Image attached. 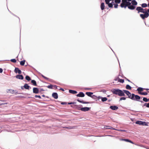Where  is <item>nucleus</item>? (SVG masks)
Here are the masks:
<instances>
[{
  "mask_svg": "<svg viewBox=\"0 0 149 149\" xmlns=\"http://www.w3.org/2000/svg\"><path fill=\"white\" fill-rule=\"evenodd\" d=\"M120 6L121 8H125L127 7L129 9L132 10L136 8L135 6L131 5V3L127 1V0H122Z\"/></svg>",
  "mask_w": 149,
  "mask_h": 149,
  "instance_id": "f257e3e1",
  "label": "nucleus"
},
{
  "mask_svg": "<svg viewBox=\"0 0 149 149\" xmlns=\"http://www.w3.org/2000/svg\"><path fill=\"white\" fill-rule=\"evenodd\" d=\"M111 91L113 94L118 95L120 96H125V94L122 90L116 89H113L111 90Z\"/></svg>",
  "mask_w": 149,
  "mask_h": 149,
  "instance_id": "f03ea898",
  "label": "nucleus"
},
{
  "mask_svg": "<svg viewBox=\"0 0 149 149\" xmlns=\"http://www.w3.org/2000/svg\"><path fill=\"white\" fill-rule=\"evenodd\" d=\"M124 93H125L128 96V97L132 100H135L134 99V94H131V93L128 91L125 90H123Z\"/></svg>",
  "mask_w": 149,
  "mask_h": 149,
  "instance_id": "7ed1b4c3",
  "label": "nucleus"
},
{
  "mask_svg": "<svg viewBox=\"0 0 149 149\" xmlns=\"http://www.w3.org/2000/svg\"><path fill=\"white\" fill-rule=\"evenodd\" d=\"M136 10L138 11V13H139L140 12L145 13H147L146 12V10L145 9H143L141 7H138L136 8Z\"/></svg>",
  "mask_w": 149,
  "mask_h": 149,
  "instance_id": "20e7f679",
  "label": "nucleus"
},
{
  "mask_svg": "<svg viewBox=\"0 0 149 149\" xmlns=\"http://www.w3.org/2000/svg\"><path fill=\"white\" fill-rule=\"evenodd\" d=\"M113 0H105L106 3L108 5L109 8H112L113 7V4L111 3H110V2L113 1Z\"/></svg>",
  "mask_w": 149,
  "mask_h": 149,
  "instance_id": "39448f33",
  "label": "nucleus"
},
{
  "mask_svg": "<svg viewBox=\"0 0 149 149\" xmlns=\"http://www.w3.org/2000/svg\"><path fill=\"white\" fill-rule=\"evenodd\" d=\"M149 15V14L148 12L145 13L144 14H141L140 15V17L143 19H144L145 18H147L148 17Z\"/></svg>",
  "mask_w": 149,
  "mask_h": 149,
  "instance_id": "423d86ee",
  "label": "nucleus"
},
{
  "mask_svg": "<svg viewBox=\"0 0 149 149\" xmlns=\"http://www.w3.org/2000/svg\"><path fill=\"white\" fill-rule=\"evenodd\" d=\"M136 123L140 125H146V123L145 122H143L141 121H137L136 122Z\"/></svg>",
  "mask_w": 149,
  "mask_h": 149,
  "instance_id": "0eeeda50",
  "label": "nucleus"
},
{
  "mask_svg": "<svg viewBox=\"0 0 149 149\" xmlns=\"http://www.w3.org/2000/svg\"><path fill=\"white\" fill-rule=\"evenodd\" d=\"M90 108L88 107H82L81 108V110L82 111H87L89 110Z\"/></svg>",
  "mask_w": 149,
  "mask_h": 149,
  "instance_id": "6e6552de",
  "label": "nucleus"
},
{
  "mask_svg": "<svg viewBox=\"0 0 149 149\" xmlns=\"http://www.w3.org/2000/svg\"><path fill=\"white\" fill-rule=\"evenodd\" d=\"M15 72L16 73H18L19 74H21L22 73L21 71L17 68H15Z\"/></svg>",
  "mask_w": 149,
  "mask_h": 149,
  "instance_id": "1a4fd4ad",
  "label": "nucleus"
},
{
  "mask_svg": "<svg viewBox=\"0 0 149 149\" xmlns=\"http://www.w3.org/2000/svg\"><path fill=\"white\" fill-rule=\"evenodd\" d=\"M33 92L34 93L37 94L39 93V90L37 88H33Z\"/></svg>",
  "mask_w": 149,
  "mask_h": 149,
  "instance_id": "9d476101",
  "label": "nucleus"
},
{
  "mask_svg": "<svg viewBox=\"0 0 149 149\" xmlns=\"http://www.w3.org/2000/svg\"><path fill=\"white\" fill-rule=\"evenodd\" d=\"M77 97H83L85 96L84 94L82 92H80L77 95Z\"/></svg>",
  "mask_w": 149,
  "mask_h": 149,
  "instance_id": "9b49d317",
  "label": "nucleus"
},
{
  "mask_svg": "<svg viewBox=\"0 0 149 149\" xmlns=\"http://www.w3.org/2000/svg\"><path fill=\"white\" fill-rule=\"evenodd\" d=\"M16 78L20 79H23L24 78L23 76L22 75H17L16 76Z\"/></svg>",
  "mask_w": 149,
  "mask_h": 149,
  "instance_id": "f8f14e48",
  "label": "nucleus"
},
{
  "mask_svg": "<svg viewBox=\"0 0 149 149\" xmlns=\"http://www.w3.org/2000/svg\"><path fill=\"white\" fill-rule=\"evenodd\" d=\"M52 97L55 99H57L58 98V94L56 93H54L52 94Z\"/></svg>",
  "mask_w": 149,
  "mask_h": 149,
  "instance_id": "ddd939ff",
  "label": "nucleus"
},
{
  "mask_svg": "<svg viewBox=\"0 0 149 149\" xmlns=\"http://www.w3.org/2000/svg\"><path fill=\"white\" fill-rule=\"evenodd\" d=\"M110 108L113 110H116L118 109V107L116 106H111L110 107Z\"/></svg>",
  "mask_w": 149,
  "mask_h": 149,
  "instance_id": "4468645a",
  "label": "nucleus"
},
{
  "mask_svg": "<svg viewBox=\"0 0 149 149\" xmlns=\"http://www.w3.org/2000/svg\"><path fill=\"white\" fill-rule=\"evenodd\" d=\"M140 97L138 95H134V99L135 100H138L140 99Z\"/></svg>",
  "mask_w": 149,
  "mask_h": 149,
  "instance_id": "2eb2a0df",
  "label": "nucleus"
},
{
  "mask_svg": "<svg viewBox=\"0 0 149 149\" xmlns=\"http://www.w3.org/2000/svg\"><path fill=\"white\" fill-rule=\"evenodd\" d=\"M69 92L70 93H72L73 94H76L77 93V91H76L71 90H69Z\"/></svg>",
  "mask_w": 149,
  "mask_h": 149,
  "instance_id": "dca6fc26",
  "label": "nucleus"
},
{
  "mask_svg": "<svg viewBox=\"0 0 149 149\" xmlns=\"http://www.w3.org/2000/svg\"><path fill=\"white\" fill-rule=\"evenodd\" d=\"M131 3L132 5L134 6H136L137 4V2L135 0H132V1Z\"/></svg>",
  "mask_w": 149,
  "mask_h": 149,
  "instance_id": "f3484780",
  "label": "nucleus"
},
{
  "mask_svg": "<svg viewBox=\"0 0 149 149\" xmlns=\"http://www.w3.org/2000/svg\"><path fill=\"white\" fill-rule=\"evenodd\" d=\"M24 87L26 89H29L30 87L27 84H25L24 85Z\"/></svg>",
  "mask_w": 149,
  "mask_h": 149,
  "instance_id": "a211bd4d",
  "label": "nucleus"
},
{
  "mask_svg": "<svg viewBox=\"0 0 149 149\" xmlns=\"http://www.w3.org/2000/svg\"><path fill=\"white\" fill-rule=\"evenodd\" d=\"M104 3H102L100 6L101 9L102 10H103L104 9Z\"/></svg>",
  "mask_w": 149,
  "mask_h": 149,
  "instance_id": "6ab92c4d",
  "label": "nucleus"
},
{
  "mask_svg": "<svg viewBox=\"0 0 149 149\" xmlns=\"http://www.w3.org/2000/svg\"><path fill=\"white\" fill-rule=\"evenodd\" d=\"M110 3H112L113 5H114V7L115 8H117L118 6V4L117 3H114V2H113V1H111Z\"/></svg>",
  "mask_w": 149,
  "mask_h": 149,
  "instance_id": "aec40b11",
  "label": "nucleus"
},
{
  "mask_svg": "<svg viewBox=\"0 0 149 149\" xmlns=\"http://www.w3.org/2000/svg\"><path fill=\"white\" fill-rule=\"evenodd\" d=\"M100 99H101L102 101L103 102L106 101L107 100V99L106 97H100Z\"/></svg>",
  "mask_w": 149,
  "mask_h": 149,
  "instance_id": "412c9836",
  "label": "nucleus"
},
{
  "mask_svg": "<svg viewBox=\"0 0 149 149\" xmlns=\"http://www.w3.org/2000/svg\"><path fill=\"white\" fill-rule=\"evenodd\" d=\"M86 94L88 96L91 97V95L93 94V93L91 92H87Z\"/></svg>",
  "mask_w": 149,
  "mask_h": 149,
  "instance_id": "4be33fe9",
  "label": "nucleus"
},
{
  "mask_svg": "<svg viewBox=\"0 0 149 149\" xmlns=\"http://www.w3.org/2000/svg\"><path fill=\"white\" fill-rule=\"evenodd\" d=\"M31 83L35 86H37V84L36 81L34 80H32L31 81Z\"/></svg>",
  "mask_w": 149,
  "mask_h": 149,
  "instance_id": "5701e85b",
  "label": "nucleus"
},
{
  "mask_svg": "<svg viewBox=\"0 0 149 149\" xmlns=\"http://www.w3.org/2000/svg\"><path fill=\"white\" fill-rule=\"evenodd\" d=\"M139 93L143 95H147L148 94V93L146 92H139Z\"/></svg>",
  "mask_w": 149,
  "mask_h": 149,
  "instance_id": "b1692460",
  "label": "nucleus"
},
{
  "mask_svg": "<svg viewBox=\"0 0 149 149\" xmlns=\"http://www.w3.org/2000/svg\"><path fill=\"white\" fill-rule=\"evenodd\" d=\"M126 88L128 90H131V87L129 85H126Z\"/></svg>",
  "mask_w": 149,
  "mask_h": 149,
  "instance_id": "393cba45",
  "label": "nucleus"
},
{
  "mask_svg": "<svg viewBox=\"0 0 149 149\" xmlns=\"http://www.w3.org/2000/svg\"><path fill=\"white\" fill-rule=\"evenodd\" d=\"M143 89H144L141 87H139L137 88V91L139 92L141 91H143Z\"/></svg>",
  "mask_w": 149,
  "mask_h": 149,
  "instance_id": "a878e982",
  "label": "nucleus"
},
{
  "mask_svg": "<svg viewBox=\"0 0 149 149\" xmlns=\"http://www.w3.org/2000/svg\"><path fill=\"white\" fill-rule=\"evenodd\" d=\"M25 79L29 81L31 80L30 77L28 76H26L25 77Z\"/></svg>",
  "mask_w": 149,
  "mask_h": 149,
  "instance_id": "bb28decb",
  "label": "nucleus"
},
{
  "mask_svg": "<svg viewBox=\"0 0 149 149\" xmlns=\"http://www.w3.org/2000/svg\"><path fill=\"white\" fill-rule=\"evenodd\" d=\"M25 60L21 61L20 62V64L22 65H23L24 64Z\"/></svg>",
  "mask_w": 149,
  "mask_h": 149,
  "instance_id": "cd10ccee",
  "label": "nucleus"
},
{
  "mask_svg": "<svg viewBox=\"0 0 149 149\" xmlns=\"http://www.w3.org/2000/svg\"><path fill=\"white\" fill-rule=\"evenodd\" d=\"M141 6L143 7H147V5L146 3H144L142 4Z\"/></svg>",
  "mask_w": 149,
  "mask_h": 149,
  "instance_id": "c85d7f7f",
  "label": "nucleus"
},
{
  "mask_svg": "<svg viewBox=\"0 0 149 149\" xmlns=\"http://www.w3.org/2000/svg\"><path fill=\"white\" fill-rule=\"evenodd\" d=\"M143 100L145 102H147L148 101V99L145 97H144L143 98Z\"/></svg>",
  "mask_w": 149,
  "mask_h": 149,
  "instance_id": "c756f323",
  "label": "nucleus"
},
{
  "mask_svg": "<svg viewBox=\"0 0 149 149\" xmlns=\"http://www.w3.org/2000/svg\"><path fill=\"white\" fill-rule=\"evenodd\" d=\"M121 2V0H115V2L117 3H119Z\"/></svg>",
  "mask_w": 149,
  "mask_h": 149,
  "instance_id": "7c9ffc66",
  "label": "nucleus"
},
{
  "mask_svg": "<svg viewBox=\"0 0 149 149\" xmlns=\"http://www.w3.org/2000/svg\"><path fill=\"white\" fill-rule=\"evenodd\" d=\"M53 85H50L48 86H47V87L48 88H49L52 89V88H53Z\"/></svg>",
  "mask_w": 149,
  "mask_h": 149,
  "instance_id": "2f4dec72",
  "label": "nucleus"
},
{
  "mask_svg": "<svg viewBox=\"0 0 149 149\" xmlns=\"http://www.w3.org/2000/svg\"><path fill=\"white\" fill-rule=\"evenodd\" d=\"M10 61L13 63H16V60L15 59H12Z\"/></svg>",
  "mask_w": 149,
  "mask_h": 149,
  "instance_id": "473e14b6",
  "label": "nucleus"
},
{
  "mask_svg": "<svg viewBox=\"0 0 149 149\" xmlns=\"http://www.w3.org/2000/svg\"><path fill=\"white\" fill-rule=\"evenodd\" d=\"M121 140H123V141H125L126 142H129L130 141V140H129L128 139H122Z\"/></svg>",
  "mask_w": 149,
  "mask_h": 149,
  "instance_id": "72a5a7b5",
  "label": "nucleus"
},
{
  "mask_svg": "<svg viewBox=\"0 0 149 149\" xmlns=\"http://www.w3.org/2000/svg\"><path fill=\"white\" fill-rule=\"evenodd\" d=\"M118 81L121 83H123L124 82V80L122 79H119Z\"/></svg>",
  "mask_w": 149,
  "mask_h": 149,
  "instance_id": "f704fd0d",
  "label": "nucleus"
},
{
  "mask_svg": "<svg viewBox=\"0 0 149 149\" xmlns=\"http://www.w3.org/2000/svg\"><path fill=\"white\" fill-rule=\"evenodd\" d=\"M126 100V98L125 97H121L120 99V100L121 101L122 100Z\"/></svg>",
  "mask_w": 149,
  "mask_h": 149,
  "instance_id": "c9c22d12",
  "label": "nucleus"
},
{
  "mask_svg": "<svg viewBox=\"0 0 149 149\" xmlns=\"http://www.w3.org/2000/svg\"><path fill=\"white\" fill-rule=\"evenodd\" d=\"M82 103H83V104H89V103H90V102H84V101H82Z\"/></svg>",
  "mask_w": 149,
  "mask_h": 149,
  "instance_id": "e433bc0d",
  "label": "nucleus"
},
{
  "mask_svg": "<svg viewBox=\"0 0 149 149\" xmlns=\"http://www.w3.org/2000/svg\"><path fill=\"white\" fill-rule=\"evenodd\" d=\"M35 97H36V98L38 97L39 99H40L41 98V96H40V95H35Z\"/></svg>",
  "mask_w": 149,
  "mask_h": 149,
  "instance_id": "4c0bfd02",
  "label": "nucleus"
},
{
  "mask_svg": "<svg viewBox=\"0 0 149 149\" xmlns=\"http://www.w3.org/2000/svg\"><path fill=\"white\" fill-rule=\"evenodd\" d=\"M107 129H112V130H116L115 129L113 128L112 127H110L109 128H107Z\"/></svg>",
  "mask_w": 149,
  "mask_h": 149,
  "instance_id": "58836bf2",
  "label": "nucleus"
},
{
  "mask_svg": "<svg viewBox=\"0 0 149 149\" xmlns=\"http://www.w3.org/2000/svg\"><path fill=\"white\" fill-rule=\"evenodd\" d=\"M66 128L69 129H72L74 128V127H67Z\"/></svg>",
  "mask_w": 149,
  "mask_h": 149,
  "instance_id": "ea45409f",
  "label": "nucleus"
},
{
  "mask_svg": "<svg viewBox=\"0 0 149 149\" xmlns=\"http://www.w3.org/2000/svg\"><path fill=\"white\" fill-rule=\"evenodd\" d=\"M147 103H145L143 105V107L144 106H146V107H147Z\"/></svg>",
  "mask_w": 149,
  "mask_h": 149,
  "instance_id": "a19ab883",
  "label": "nucleus"
},
{
  "mask_svg": "<svg viewBox=\"0 0 149 149\" xmlns=\"http://www.w3.org/2000/svg\"><path fill=\"white\" fill-rule=\"evenodd\" d=\"M3 69L1 68H0V73H2L3 72Z\"/></svg>",
  "mask_w": 149,
  "mask_h": 149,
  "instance_id": "79ce46f5",
  "label": "nucleus"
},
{
  "mask_svg": "<svg viewBox=\"0 0 149 149\" xmlns=\"http://www.w3.org/2000/svg\"><path fill=\"white\" fill-rule=\"evenodd\" d=\"M53 87H54V88L57 89V86L56 85H54L53 86Z\"/></svg>",
  "mask_w": 149,
  "mask_h": 149,
  "instance_id": "37998d69",
  "label": "nucleus"
},
{
  "mask_svg": "<svg viewBox=\"0 0 149 149\" xmlns=\"http://www.w3.org/2000/svg\"><path fill=\"white\" fill-rule=\"evenodd\" d=\"M8 104V103H1V105H3V104Z\"/></svg>",
  "mask_w": 149,
  "mask_h": 149,
  "instance_id": "c03bdc74",
  "label": "nucleus"
},
{
  "mask_svg": "<svg viewBox=\"0 0 149 149\" xmlns=\"http://www.w3.org/2000/svg\"><path fill=\"white\" fill-rule=\"evenodd\" d=\"M42 76L43 77H44L45 79H48V78H47V77H45L44 76H43V75H42Z\"/></svg>",
  "mask_w": 149,
  "mask_h": 149,
  "instance_id": "a18cd8bd",
  "label": "nucleus"
},
{
  "mask_svg": "<svg viewBox=\"0 0 149 149\" xmlns=\"http://www.w3.org/2000/svg\"><path fill=\"white\" fill-rule=\"evenodd\" d=\"M110 128V126H106L105 127H104V128L106 129H107V128Z\"/></svg>",
  "mask_w": 149,
  "mask_h": 149,
  "instance_id": "49530a36",
  "label": "nucleus"
},
{
  "mask_svg": "<svg viewBox=\"0 0 149 149\" xmlns=\"http://www.w3.org/2000/svg\"><path fill=\"white\" fill-rule=\"evenodd\" d=\"M118 130L119 131H122V132H124V131H126L125 130Z\"/></svg>",
  "mask_w": 149,
  "mask_h": 149,
  "instance_id": "de8ad7c7",
  "label": "nucleus"
},
{
  "mask_svg": "<svg viewBox=\"0 0 149 149\" xmlns=\"http://www.w3.org/2000/svg\"><path fill=\"white\" fill-rule=\"evenodd\" d=\"M77 101L78 102H79L80 103H82V101H81V100H77Z\"/></svg>",
  "mask_w": 149,
  "mask_h": 149,
  "instance_id": "09e8293b",
  "label": "nucleus"
},
{
  "mask_svg": "<svg viewBox=\"0 0 149 149\" xmlns=\"http://www.w3.org/2000/svg\"><path fill=\"white\" fill-rule=\"evenodd\" d=\"M147 107L149 108V103H147Z\"/></svg>",
  "mask_w": 149,
  "mask_h": 149,
  "instance_id": "8fccbe9b",
  "label": "nucleus"
},
{
  "mask_svg": "<svg viewBox=\"0 0 149 149\" xmlns=\"http://www.w3.org/2000/svg\"><path fill=\"white\" fill-rule=\"evenodd\" d=\"M85 89H86V90H89L91 89H90V88H85Z\"/></svg>",
  "mask_w": 149,
  "mask_h": 149,
  "instance_id": "3c124183",
  "label": "nucleus"
},
{
  "mask_svg": "<svg viewBox=\"0 0 149 149\" xmlns=\"http://www.w3.org/2000/svg\"><path fill=\"white\" fill-rule=\"evenodd\" d=\"M60 90H62V91H64V89H63V88H60Z\"/></svg>",
  "mask_w": 149,
  "mask_h": 149,
  "instance_id": "603ef678",
  "label": "nucleus"
},
{
  "mask_svg": "<svg viewBox=\"0 0 149 149\" xmlns=\"http://www.w3.org/2000/svg\"><path fill=\"white\" fill-rule=\"evenodd\" d=\"M129 142H130V143H132V144H133V143H133V142H132V141H131V140H130V141Z\"/></svg>",
  "mask_w": 149,
  "mask_h": 149,
  "instance_id": "864d4df0",
  "label": "nucleus"
},
{
  "mask_svg": "<svg viewBox=\"0 0 149 149\" xmlns=\"http://www.w3.org/2000/svg\"><path fill=\"white\" fill-rule=\"evenodd\" d=\"M65 102H62V103H61V104H65Z\"/></svg>",
  "mask_w": 149,
  "mask_h": 149,
  "instance_id": "5fc2aeb1",
  "label": "nucleus"
},
{
  "mask_svg": "<svg viewBox=\"0 0 149 149\" xmlns=\"http://www.w3.org/2000/svg\"><path fill=\"white\" fill-rule=\"evenodd\" d=\"M72 103H72V102H70V103H68V104H72Z\"/></svg>",
  "mask_w": 149,
  "mask_h": 149,
  "instance_id": "6e6d98bb",
  "label": "nucleus"
},
{
  "mask_svg": "<svg viewBox=\"0 0 149 149\" xmlns=\"http://www.w3.org/2000/svg\"><path fill=\"white\" fill-rule=\"evenodd\" d=\"M10 90H11L13 92V91H14V90H12L10 89Z\"/></svg>",
  "mask_w": 149,
  "mask_h": 149,
  "instance_id": "4d7b16f0",
  "label": "nucleus"
},
{
  "mask_svg": "<svg viewBox=\"0 0 149 149\" xmlns=\"http://www.w3.org/2000/svg\"><path fill=\"white\" fill-rule=\"evenodd\" d=\"M1 127H0V132H1Z\"/></svg>",
  "mask_w": 149,
  "mask_h": 149,
  "instance_id": "13d9d810",
  "label": "nucleus"
},
{
  "mask_svg": "<svg viewBox=\"0 0 149 149\" xmlns=\"http://www.w3.org/2000/svg\"><path fill=\"white\" fill-rule=\"evenodd\" d=\"M100 97H101L99 96L98 97V98L100 99Z\"/></svg>",
  "mask_w": 149,
  "mask_h": 149,
  "instance_id": "bf43d9fd",
  "label": "nucleus"
},
{
  "mask_svg": "<svg viewBox=\"0 0 149 149\" xmlns=\"http://www.w3.org/2000/svg\"><path fill=\"white\" fill-rule=\"evenodd\" d=\"M148 11L149 13V9L148 10Z\"/></svg>",
  "mask_w": 149,
  "mask_h": 149,
  "instance_id": "052dcab7",
  "label": "nucleus"
},
{
  "mask_svg": "<svg viewBox=\"0 0 149 149\" xmlns=\"http://www.w3.org/2000/svg\"><path fill=\"white\" fill-rule=\"evenodd\" d=\"M127 80H128V81L130 82V81L129 80L127 79Z\"/></svg>",
  "mask_w": 149,
  "mask_h": 149,
  "instance_id": "680f3d73",
  "label": "nucleus"
},
{
  "mask_svg": "<svg viewBox=\"0 0 149 149\" xmlns=\"http://www.w3.org/2000/svg\"><path fill=\"white\" fill-rule=\"evenodd\" d=\"M108 136H111V135H108Z\"/></svg>",
  "mask_w": 149,
  "mask_h": 149,
  "instance_id": "e2e57ef3",
  "label": "nucleus"
},
{
  "mask_svg": "<svg viewBox=\"0 0 149 149\" xmlns=\"http://www.w3.org/2000/svg\"><path fill=\"white\" fill-rule=\"evenodd\" d=\"M146 89V90H148V89Z\"/></svg>",
  "mask_w": 149,
  "mask_h": 149,
  "instance_id": "0e129e2a",
  "label": "nucleus"
},
{
  "mask_svg": "<svg viewBox=\"0 0 149 149\" xmlns=\"http://www.w3.org/2000/svg\"><path fill=\"white\" fill-rule=\"evenodd\" d=\"M148 6L149 7V3H148Z\"/></svg>",
  "mask_w": 149,
  "mask_h": 149,
  "instance_id": "69168bd1",
  "label": "nucleus"
},
{
  "mask_svg": "<svg viewBox=\"0 0 149 149\" xmlns=\"http://www.w3.org/2000/svg\"><path fill=\"white\" fill-rule=\"evenodd\" d=\"M1 105V103H0V106Z\"/></svg>",
  "mask_w": 149,
  "mask_h": 149,
  "instance_id": "338daca9",
  "label": "nucleus"
},
{
  "mask_svg": "<svg viewBox=\"0 0 149 149\" xmlns=\"http://www.w3.org/2000/svg\"><path fill=\"white\" fill-rule=\"evenodd\" d=\"M141 102H143L142 101H141Z\"/></svg>",
  "mask_w": 149,
  "mask_h": 149,
  "instance_id": "774afa93",
  "label": "nucleus"
}]
</instances>
